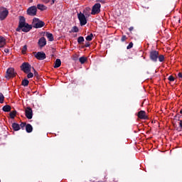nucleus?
Wrapping results in <instances>:
<instances>
[{
	"label": "nucleus",
	"mask_w": 182,
	"mask_h": 182,
	"mask_svg": "<svg viewBox=\"0 0 182 182\" xmlns=\"http://www.w3.org/2000/svg\"><path fill=\"white\" fill-rule=\"evenodd\" d=\"M32 26H33V28H35L36 29H39L45 26V22H43V21H41L38 18H34L33 19Z\"/></svg>",
	"instance_id": "f257e3e1"
},
{
	"label": "nucleus",
	"mask_w": 182,
	"mask_h": 182,
	"mask_svg": "<svg viewBox=\"0 0 182 182\" xmlns=\"http://www.w3.org/2000/svg\"><path fill=\"white\" fill-rule=\"evenodd\" d=\"M9 11L4 6L0 7V21H4L8 16Z\"/></svg>",
	"instance_id": "f03ea898"
},
{
	"label": "nucleus",
	"mask_w": 182,
	"mask_h": 182,
	"mask_svg": "<svg viewBox=\"0 0 182 182\" xmlns=\"http://www.w3.org/2000/svg\"><path fill=\"white\" fill-rule=\"evenodd\" d=\"M159 51L156 50H152L149 53V58L151 59V60H152V62H157V60L159 59Z\"/></svg>",
	"instance_id": "7ed1b4c3"
},
{
	"label": "nucleus",
	"mask_w": 182,
	"mask_h": 182,
	"mask_svg": "<svg viewBox=\"0 0 182 182\" xmlns=\"http://www.w3.org/2000/svg\"><path fill=\"white\" fill-rule=\"evenodd\" d=\"M31 68L32 66L31 65V64L26 62L23 63L21 65V69L23 72H24V73H29V72H31Z\"/></svg>",
	"instance_id": "20e7f679"
},
{
	"label": "nucleus",
	"mask_w": 182,
	"mask_h": 182,
	"mask_svg": "<svg viewBox=\"0 0 182 182\" xmlns=\"http://www.w3.org/2000/svg\"><path fill=\"white\" fill-rule=\"evenodd\" d=\"M33 54L38 60H45L46 59V54L43 52H33Z\"/></svg>",
	"instance_id": "39448f33"
},
{
	"label": "nucleus",
	"mask_w": 182,
	"mask_h": 182,
	"mask_svg": "<svg viewBox=\"0 0 182 182\" xmlns=\"http://www.w3.org/2000/svg\"><path fill=\"white\" fill-rule=\"evenodd\" d=\"M77 18L80 21V26H85L87 23V20L84 14L80 13L77 14Z\"/></svg>",
	"instance_id": "423d86ee"
},
{
	"label": "nucleus",
	"mask_w": 182,
	"mask_h": 182,
	"mask_svg": "<svg viewBox=\"0 0 182 182\" xmlns=\"http://www.w3.org/2000/svg\"><path fill=\"white\" fill-rule=\"evenodd\" d=\"M102 6L100 5V3H96L92 9V15H97V14H100V8Z\"/></svg>",
	"instance_id": "0eeeda50"
},
{
	"label": "nucleus",
	"mask_w": 182,
	"mask_h": 182,
	"mask_svg": "<svg viewBox=\"0 0 182 182\" xmlns=\"http://www.w3.org/2000/svg\"><path fill=\"white\" fill-rule=\"evenodd\" d=\"M16 76V73H15V69L9 68L6 70V79H11V77H15Z\"/></svg>",
	"instance_id": "6e6552de"
},
{
	"label": "nucleus",
	"mask_w": 182,
	"mask_h": 182,
	"mask_svg": "<svg viewBox=\"0 0 182 182\" xmlns=\"http://www.w3.org/2000/svg\"><path fill=\"white\" fill-rule=\"evenodd\" d=\"M37 11L38 9H36V6H31L27 9V15H29V16H36Z\"/></svg>",
	"instance_id": "1a4fd4ad"
},
{
	"label": "nucleus",
	"mask_w": 182,
	"mask_h": 182,
	"mask_svg": "<svg viewBox=\"0 0 182 182\" xmlns=\"http://www.w3.org/2000/svg\"><path fill=\"white\" fill-rule=\"evenodd\" d=\"M25 114L27 119H32V117H33V112H32V108H31L30 107H28L25 110Z\"/></svg>",
	"instance_id": "9d476101"
},
{
	"label": "nucleus",
	"mask_w": 182,
	"mask_h": 182,
	"mask_svg": "<svg viewBox=\"0 0 182 182\" xmlns=\"http://www.w3.org/2000/svg\"><path fill=\"white\" fill-rule=\"evenodd\" d=\"M137 117L139 119H141V120H147L149 119V117L146 115V111L141 110L138 112Z\"/></svg>",
	"instance_id": "9b49d317"
},
{
	"label": "nucleus",
	"mask_w": 182,
	"mask_h": 182,
	"mask_svg": "<svg viewBox=\"0 0 182 182\" xmlns=\"http://www.w3.org/2000/svg\"><path fill=\"white\" fill-rule=\"evenodd\" d=\"M26 19L22 16H19V21H18V25H20V28H23V26L26 25Z\"/></svg>",
	"instance_id": "f8f14e48"
},
{
	"label": "nucleus",
	"mask_w": 182,
	"mask_h": 182,
	"mask_svg": "<svg viewBox=\"0 0 182 182\" xmlns=\"http://www.w3.org/2000/svg\"><path fill=\"white\" fill-rule=\"evenodd\" d=\"M38 45L40 48H43L46 45V38L45 37H41L38 42Z\"/></svg>",
	"instance_id": "ddd939ff"
},
{
	"label": "nucleus",
	"mask_w": 182,
	"mask_h": 182,
	"mask_svg": "<svg viewBox=\"0 0 182 182\" xmlns=\"http://www.w3.org/2000/svg\"><path fill=\"white\" fill-rule=\"evenodd\" d=\"M31 29H32V25H29V23H27L22 28V32L28 33Z\"/></svg>",
	"instance_id": "4468645a"
},
{
	"label": "nucleus",
	"mask_w": 182,
	"mask_h": 182,
	"mask_svg": "<svg viewBox=\"0 0 182 182\" xmlns=\"http://www.w3.org/2000/svg\"><path fill=\"white\" fill-rule=\"evenodd\" d=\"M11 127L13 129V130H14V132H18L19 130H21V127L19 125V124L18 123H13L11 125Z\"/></svg>",
	"instance_id": "2eb2a0df"
},
{
	"label": "nucleus",
	"mask_w": 182,
	"mask_h": 182,
	"mask_svg": "<svg viewBox=\"0 0 182 182\" xmlns=\"http://www.w3.org/2000/svg\"><path fill=\"white\" fill-rule=\"evenodd\" d=\"M26 131L27 133H32V132L33 131V127L31 124H27L26 125Z\"/></svg>",
	"instance_id": "dca6fc26"
},
{
	"label": "nucleus",
	"mask_w": 182,
	"mask_h": 182,
	"mask_svg": "<svg viewBox=\"0 0 182 182\" xmlns=\"http://www.w3.org/2000/svg\"><path fill=\"white\" fill-rule=\"evenodd\" d=\"M4 45H6V40L5 38L0 36V48H4Z\"/></svg>",
	"instance_id": "f3484780"
},
{
	"label": "nucleus",
	"mask_w": 182,
	"mask_h": 182,
	"mask_svg": "<svg viewBox=\"0 0 182 182\" xmlns=\"http://www.w3.org/2000/svg\"><path fill=\"white\" fill-rule=\"evenodd\" d=\"M60 65H62V61H60V59L58 58L55 60L54 68L55 69L58 68H60Z\"/></svg>",
	"instance_id": "a211bd4d"
},
{
	"label": "nucleus",
	"mask_w": 182,
	"mask_h": 182,
	"mask_svg": "<svg viewBox=\"0 0 182 182\" xmlns=\"http://www.w3.org/2000/svg\"><path fill=\"white\" fill-rule=\"evenodd\" d=\"M37 9L40 11H46L48 9V7L43 4H38Z\"/></svg>",
	"instance_id": "6ab92c4d"
},
{
	"label": "nucleus",
	"mask_w": 182,
	"mask_h": 182,
	"mask_svg": "<svg viewBox=\"0 0 182 182\" xmlns=\"http://www.w3.org/2000/svg\"><path fill=\"white\" fill-rule=\"evenodd\" d=\"M46 38H48V41H50V42H53V34H52L49 32H46Z\"/></svg>",
	"instance_id": "aec40b11"
},
{
	"label": "nucleus",
	"mask_w": 182,
	"mask_h": 182,
	"mask_svg": "<svg viewBox=\"0 0 182 182\" xmlns=\"http://www.w3.org/2000/svg\"><path fill=\"white\" fill-rule=\"evenodd\" d=\"M11 109L12 108L10 107V105H5L3 107L2 110L3 112H11Z\"/></svg>",
	"instance_id": "412c9836"
},
{
	"label": "nucleus",
	"mask_w": 182,
	"mask_h": 182,
	"mask_svg": "<svg viewBox=\"0 0 182 182\" xmlns=\"http://www.w3.org/2000/svg\"><path fill=\"white\" fill-rule=\"evenodd\" d=\"M84 42H85V38H83V36L78 37L77 43H79V45H82Z\"/></svg>",
	"instance_id": "4be33fe9"
},
{
	"label": "nucleus",
	"mask_w": 182,
	"mask_h": 182,
	"mask_svg": "<svg viewBox=\"0 0 182 182\" xmlns=\"http://www.w3.org/2000/svg\"><path fill=\"white\" fill-rule=\"evenodd\" d=\"M79 60H80V63L82 64V65H83V63H85L87 60V58H86V57H80V58H79Z\"/></svg>",
	"instance_id": "5701e85b"
},
{
	"label": "nucleus",
	"mask_w": 182,
	"mask_h": 182,
	"mask_svg": "<svg viewBox=\"0 0 182 182\" xmlns=\"http://www.w3.org/2000/svg\"><path fill=\"white\" fill-rule=\"evenodd\" d=\"M9 115L11 119H15V117L16 116V110L11 112Z\"/></svg>",
	"instance_id": "b1692460"
},
{
	"label": "nucleus",
	"mask_w": 182,
	"mask_h": 182,
	"mask_svg": "<svg viewBox=\"0 0 182 182\" xmlns=\"http://www.w3.org/2000/svg\"><path fill=\"white\" fill-rule=\"evenodd\" d=\"M21 85L22 86H24V87L28 86V85H29V80L26 79L23 80Z\"/></svg>",
	"instance_id": "393cba45"
},
{
	"label": "nucleus",
	"mask_w": 182,
	"mask_h": 182,
	"mask_svg": "<svg viewBox=\"0 0 182 182\" xmlns=\"http://www.w3.org/2000/svg\"><path fill=\"white\" fill-rule=\"evenodd\" d=\"M86 41H87L88 42H90V41H92L93 39V33H90V35L87 36L85 38Z\"/></svg>",
	"instance_id": "a878e982"
},
{
	"label": "nucleus",
	"mask_w": 182,
	"mask_h": 182,
	"mask_svg": "<svg viewBox=\"0 0 182 182\" xmlns=\"http://www.w3.org/2000/svg\"><path fill=\"white\" fill-rule=\"evenodd\" d=\"M158 59L160 62H164V55L159 54Z\"/></svg>",
	"instance_id": "bb28decb"
},
{
	"label": "nucleus",
	"mask_w": 182,
	"mask_h": 182,
	"mask_svg": "<svg viewBox=\"0 0 182 182\" xmlns=\"http://www.w3.org/2000/svg\"><path fill=\"white\" fill-rule=\"evenodd\" d=\"M71 32L77 33L79 32V28H77V26H73L71 29Z\"/></svg>",
	"instance_id": "cd10ccee"
},
{
	"label": "nucleus",
	"mask_w": 182,
	"mask_h": 182,
	"mask_svg": "<svg viewBox=\"0 0 182 182\" xmlns=\"http://www.w3.org/2000/svg\"><path fill=\"white\" fill-rule=\"evenodd\" d=\"M4 100H5V97L3 93L0 92V103H4Z\"/></svg>",
	"instance_id": "c85d7f7f"
},
{
	"label": "nucleus",
	"mask_w": 182,
	"mask_h": 182,
	"mask_svg": "<svg viewBox=\"0 0 182 182\" xmlns=\"http://www.w3.org/2000/svg\"><path fill=\"white\" fill-rule=\"evenodd\" d=\"M21 127L23 130V129H25V127H26V122H21L20 124V128Z\"/></svg>",
	"instance_id": "c756f323"
},
{
	"label": "nucleus",
	"mask_w": 182,
	"mask_h": 182,
	"mask_svg": "<svg viewBox=\"0 0 182 182\" xmlns=\"http://www.w3.org/2000/svg\"><path fill=\"white\" fill-rule=\"evenodd\" d=\"M27 77H28V79H31V78L33 77V73H31V71H30L29 73H28Z\"/></svg>",
	"instance_id": "7c9ffc66"
},
{
	"label": "nucleus",
	"mask_w": 182,
	"mask_h": 182,
	"mask_svg": "<svg viewBox=\"0 0 182 182\" xmlns=\"http://www.w3.org/2000/svg\"><path fill=\"white\" fill-rule=\"evenodd\" d=\"M27 49H28V47L26 46V45L23 46L22 50H21L22 53H25L26 52Z\"/></svg>",
	"instance_id": "2f4dec72"
},
{
	"label": "nucleus",
	"mask_w": 182,
	"mask_h": 182,
	"mask_svg": "<svg viewBox=\"0 0 182 182\" xmlns=\"http://www.w3.org/2000/svg\"><path fill=\"white\" fill-rule=\"evenodd\" d=\"M168 80H169V82H174L175 78L173 77V75H170V76L168 77Z\"/></svg>",
	"instance_id": "473e14b6"
},
{
	"label": "nucleus",
	"mask_w": 182,
	"mask_h": 182,
	"mask_svg": "<svg viewBox=\"0 0 182 182\" xmlns=\"http://www.w3.org/2000/svg\"><path fill=\"white\" fill-rule=\"evenodd\" d=\"M133 48V42L129 43V44L127 46V49H132Z\"/></svg>",
	"instance_id": "72a5a7b5"
},
{
	"label": "nucleus",
	"mask_w": 182,
	"mask_h": 182,
	"mask_svg": "<svg viewBox=\"0 0 182 182\" xmlns=\"http://www.w3.org/2000/svg\"><path fill=\"white\" fill-rule=\"evenodd\" d=\"M127 39V37L126 36H122L121 38L122 42H124Z\"/></svg>",
	"instance_id": "f704fd0d"
},
{
	"label": "nucleus",
	"mask_w": 182,
	"mask_h": 182,
	"mask_svg": "<svg viewBox=\"0 0 182 182\" xmlns=\"http://www.w3.org/2000/svg\"><path fill=\"white\" fill-rule=\"evenodd\" d=\"M22 28L23 27H20V25L18 24V28L16 29V32H21V30L22 31Z\"/></svg>",
	"instance_id": "c9c22d12"
},
{
	"label": "nucleus",
	"mask_w": 182,
	"mask_h": 182,
	"mask_svg": "<svg viewBox=\"0 0 182 182\" xmlns=\"http://www.w3.org/2000/svg\"><path fill=\"white\" fill-rule=\"evenodd\" d=\"M96 2H100L101 4H106V1L105 0H95Z\"/></svg>",
	"instance_id": "e433bc0d"
},
{
	"label": "nucleus",
	"mask_w": 182,
	"mask_h": 182,
	"mask_svg": "<svg viewBox=\"0 0 182 182\" xmlns=\"http://www.w3.org/2000/svg\"><path fill=\"white\" fill-rule=\"evenodd\" d=\"M175 117H176V119H178V120H180V117H181V115L180 114H176L175 115Z\"/></svg>",
	"instance_id": "4c0bfd02"
},
{
	"label": "nucleus",
	"mask_w": 182,
	"mask_h": 182,
	"mask_svg": "<svg viewBox=\"0 0 182 182\" xmlns=\"http://www.w3.org/2000/svg\"><path fill=\"white\" fill-rule=\"evenodd\" d=\"M89 46H90V43H89V42H87L83 46V48H89Z\"/></svg>",
	"instance_id": "58836bf2"
},
{
	"label": "nucleus",
	"mask_w": 182,
	"mask_h": 182,
	"mask_svg": "<svg viewBox=\"0 0 182 182\" xmlns=\"http://www.w3.org/2000/svg\"><path fill=\"white\" fill-rule=\"evenodd\" d=\"M42 2H43L44 4H49L50 2V0H41Z\"/></svg>",
	"instance_id": "ea45409f"
},
{
	"label": "nucleus",
	"mask_w": 182,
	"mask_h": 182,
	"mask_svg": "<svg viewBox=\"0 0 182 182\" xmlns=\"http://www.w3.org/2000/svg\"><path fill=\"white\" fill-rule=\"evenodd\" d=\"M178 121L180 122H179V127H181V129H182V120L178 119Z\"/></svg>",
	"instance_id": "a19ab883"
},
{
	"label": "nucleus",
	"mask_w": 182,
	"mask_h": 182,
	"mask_svg": "<svg viewBox=\"0 0 182 182\" xmlns=\"http://www.w3.org/2000/svg\"><path fill=\"white\" fill-rule=\"evenodd\" d=\"M34 76L38 77L39 74L37 73L36 70H34Z\"/></svg>",
	"instance_id": "79ce46f5"
},
{
	"label": "nucleus",
	"mask_w": 182,
	"mask_h": 182,
	"mask_svg": "<svg viewBox=\"0 0 182 182\" xmlns=\"http://www.w3.org/2000/svg\"><path fill=\"white\" fill-rule=\"evenodd\" d=\"M178 77H179L180 79H182V73H178Z\"/></svg>",
	"instance_id": "37998d69"
},
{
	"label": "nucleus",
	"mask_w": 182,
	"mask_h": 182,
	"mask_svg": "<svg viewBox=\"0 0 182 182\" xmlns=\"http://www.w3.org/2000/svg\"><path fill=\"white\" fill-rule=\"evenodd\" d=\"M4 52L5 53H9V48H5Z\"/></svg>",
	"instance_id": "c03bdc74"
},
{
	"label": "nucleus",
	"mask_w": 182,
	"mask_h": 182,
	"mask_svg": "<svg viewBox=\"0 0 182 182\" xmlns=\"http://www.w3.org/2000/svg\"><path fill=\"white\" fill-rule=\"evenodd\" d=\"M133 29H134V28L133 26L129 27V32H132V31H133Z\"/></svg>",
	"instance_id": "a18cd8bd"
},
{
	"label": "nucleus",
	"mask_w": 182,
	"mask_h": 182,
	"mask_svg": "<svg viewBox=\"0 0 182 182\" xmlns=\"http://www.w3.org/2000/svg\"><path fill=\"white\" fill-rule=\"evenodd\" d=\"M55 2H56V0H52L50 5H53V4H55Z\"/></svg>",
	"instance_id": "49530a36"
},
{
	"label": "nucleus",
	"mask_w": 182,
	"mask_h": 182,
	"mask_svg": "<svg viewBox=\"0 0 182 182\" xmlns=\"http://www.w3.org/2000/svg\"><path fill=\"white\" fill-rule=\"evenodd\" d=\"M32 69H33V71L35 73V70H35V68L33 67L32 68Z\"/></svg>",
	"instance_id": "de8ad7c7"
},
{
	"label": "nucleus",
	"mask_w": 182,
	"mask_h": 182,
	"mask_svg": "<svg viewBox=\"0 0 182 182\" xmlns=\"http://www.w3.org/2000/svg\"><path fill=\"white\" fill-rule=\"evenodd\" d=\"M180 113H181V114H182V109H181Z\"/></svg>",
	"instance_id": "09e8293b"
},
{
	"label": "nucleus",
	"mask_w": 182,
	"mask_h": 182,
	"mask_svg": "<svg viewBox=\"0 0 182 182\" xmlns=\"http://www.w3.org/2000/svg\"><path fill=\"white\" fill-rule=\"evenodd\" d=\"M88 9H90V8H87V11Z\"/></svg>",
	"instance_id": "8fccbe9b"
},
{
	"label": "nucleus",
	"mask_w": 182,
	"mask_h": 182,
	"mask_svg": "<svg viewBox=\"0 0 182 182\" xmlns=\"http://www.w3.org/2000/svg\"><path fill=\"white\" fill-rule=\"evenodd\" d=\"M0 182H1V180H0Z\"/></svg>",
	"instance_id": "3c124183"
}]
</instances>
